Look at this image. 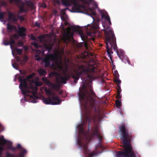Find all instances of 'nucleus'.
<instances>
[{
  "label": "nucleus",
  "instance_id": "obj_1",
  "mask_svg": "<svg viewBox=\"0 0 157 157\" xmlns=\"http://www.w3.org/2000/svg\"><path fill=\"white\" fill-rule=\"evenodd\" d=\"M121 138L123 141L125 148L123 151L116 152L117 157H136V152L133 150L130 142L132 137V133L128 131L124 124L119 126Z\"/></svg>",
  "mask_w": 157,
  "mask_h": 157
},
{
  "label": "nucleus",
  "instance_id": "obj_2",
  "mask_svg": "<svg viewBox=\"0 0 157 157\" xmlns=\"http://www.w3.org/2000/svg\"><path fill=\"white\" fill-rule=\"evenodd\" d=\"M97 67L96 65L89 64L87 66L81 65L78 66L76 69L74 70L71 74L72 78L74 79V82L77 83L80 75H86L87 77L85 78V82H91L94 79V75L96 71L95 70Z\"/></svg>",
  "mask_w": 157,
  "mask_h": 157
},
{
  "label": "nucleus",
  "instance_id": "obj_3",
  "mask_svg": "<svg viewBox=\"0 0 157 157\" xmlns=\"http://www.w3.org/2000/svg\"><path fill=\"white\" fill-rule=\"evenodd\" d=\"M34 74L33 73L29 75L26 77V78H24V76H19L18 80L20 83L19 85V88L21 90L22 94L24 95L29 96V98L31 101L33 103L36 102V99H38V97L36 95L37 94V88L31 86V90L29 89L27 83L26 81H29V79L33 78Z\"/></svg>",
  "mask_w": 157,
  "mask_h": 157
},
{
  "label": "nucleus",
  "instance_id": "obj_4",
  "mask_svg": "<svg viewBox=\"0 0 157 157\" xmlns=\"http://www.w3.org/2000/svg\"><path fill=\"white\" fill-rule=\"evenodd\" d=\"M88 89L89 91L86 89L84 92L81 91L78 93L80 103L84 107L89 105L95 108L96 95L91 86H89Z\"/></svg>",
  "mask_w": 157,
  "mask_h": 157
},
{
  "label": "nucleus",
  "instance_id": "obj_5",
  "mask_svg": "<svg viewBox=\"0 0 157 157\" xmlns=\"http://www.w3.org/2000/svg\"><path fill=\"white\" fill-rule=\"evenodd\" d=\"M105 27L106 28V29L105 30V43L106 42H108V43L109 44L111 47L116 51L118 57L123 62H124V52L122 50L118 49L116 44V38L114 33L107 25L105 26Z\"/></svg>",
  "mask_w": 157,
  "mask_h": 157
},
{
  "label": "nucleus",
  "instance_id": "obj_6",
  "mask_svg": "<svg viewBox=\"0 0 157 157\" xmlns=\"http://www.w3.org/2000/svg\"><path fill=\"white\" fill-rule=\"evenodd\" d=\"M64 53L63 50L61 51H58L57 54L55 53L54 54L50 53L46 55L43 59L44 63V66L45 67H48L50 66L51 61L54 62L56 61L58 59V56H61Z\"/></svg>",
  "mask_w": 157,
  "mask_h": 157
},
{
  "label": "nucleus",
  "instance_id": "obj_7",
  "mask_svg": "<svg viewBox=\"0 0 157 157\" xmlns=\"http://www.w3.org/2000/svg\"><path fill=\"white\" fill-rule=\"evenodd\" d=\"M53 45L50 43L45 44L44 45V47L41 50H38L36 52L35 55V58L37 61L40 60L42 58L40 56H44L45 55L44 52L45 51H48V52L52 49Z\"/></svg>",
  "mask_w": 157,
  "mask_h": 157
},
{
  "label": "nucleus",
  "instance_id": "obj_8",
  "mask_svg": "<svg viewBox=\"0 0 157 157\" xmlns=\"http://www.w3.org/2000/svg\"><path fill=\"white\" fill-rule=\"evenodd\" d=\"M15 148V151L16 149H20V153L17 155H16L14 154H10L7 152L6 154V157H25V155L27 153V150L22 147L20 144H18Z\"/></svg>",
  "mask_w": 157,
  "mask_h": 157
},
{
  "label": "nucleus",
  "instance_id": "obj_9",
  "mask_svg": "<svg viewBox=\"0 0 157 157\" xmlns=\"http://www.w3.org/2000/svg\"><path fill=\"white\" fill-rule=\"evenodd\" d=\"M100 13L101 14V17L102 18H104L105 20L108 21L109 25H108L106 23H104L102 24L104 29L103 30L104 31L105 36V30L106 29V28L105 27V26L107 25V26L109 27V28L112 30V31L113 33V31L112 30V28L109 26V25H111V23L110 21V17L108 15L107 12L105 11L101 10L100 11Z\"/></svg>",
  "mask_w": 157,
  "mask_h": 157
},
{
  "label": "nucleus",
  "instance_id": "obj_10",
  "mask_svg": "<svg viewBox=\"0 0 157 157\" xmlns=\"http://www.w3.org/2000/svg\"><path fill=\"white\" fill-rule=\"evenodd\" d=\"M92 134L93 136H96L100 144L102 143V137L101 134L99 132V129L97 127H94L92 128Z\"/></svg>",
  "mask_w": 157,
  "mask_h": 157
},
{
  "label": "nucleus",
  "instance_id": "obj_11",
  "mask_svg": "<svg viewBox=\"0 0 157 157\" xmlns=\"http://www.w3.org/2000/svg\"><path fill=\"white\" fill-rule=\"evenodd\" d=\"M8 14L9 19L13 21H17L18 19H20L21 21H23L25 20V18L22 16L17 15V16H16L15 15L10 12H8Z\"/></svg>",
  "mask_w": 157,
  "mask_h": 157
},
{
  "label": "nucleus",
  "instance_id": "obj_12",
  "mask_svg": "<svg viewBox=\"0 0 157 157\" xmlns=\"http://www.w3.org/2000/svg\"><path fill=\"white\" fill-rule=\"evenodd\" d=\"M42 80L44 83L47 84L48 86H51L54 89L58 90L60 89V86L59 84H56L52 83L47 78H42Z\"/></svg>",
  "mask_w": 157,
  "mask_h": 157
},
{
  "label": "nucleus",
  "instance_id": "obj_13",
  "mask_svg": "<svg viewBox=\"0 0 157 157\" xmlns=\"http://www.w3.org/2000/svg\"><path fill=\"white\" fill-rule=\"evenodd\" d=\"M86 121H89V123H90L92 121H94L95 119V117L94 114L92 113L90 111L86 113ZM89 129V124L88 126V130Z\"/></svg>",
  "mask_w": 157,
  "mask_h": 157
},
{
  "label": "nucleus",
  "instance_id": "obj_14",
  "mask_svg": "<svg viewBox=\"0 0 157 157\" xmlns=\"http://www.w3.org/2000/svg\"><path fill=\"white\" fill-rule=\"evenodd\" d=\"M63 75L64 76H60L61 82L62 83L65 84L66 81L70 78V76L69 74H67L66 71H63Z\"/></svg>",
  "mask_w": 157,
  "mask_h": 157
},
{
  "label": "nucleus",
  "instance_id": "obj_15",
  "mask_svg": "<svg viewBox=\"0 0 157 157\" xmlns=\"http://www.w3.org/2000/svg\"><path fill=\"white\" fill-rule=\"evenodd\" d=\"M106 47L107 49V54L108 55V56L109 57L112 63V65L113 64V61L112 59V56L111 55V54L113 53V52L112 51L111 49L109 48L108 44V42H106L105 43Z\"/></svg>",
  "mask_w": 157,
  "mask_h": 157
},
{
  "label": "nucleus",
  "instance_id": "obj_16",
  "mask_svg": "<svg viewBox=\"0 0 157 157\" xmlns=\"http://www.w3.org/2000/svg\"><path fill=\"white\" fill-rule=\"evenodd\" d=\"M52 98L53 100L55 101H53L55 102L54 104H52V105H58L61 102V100L57 95H56L55 93H53L52 94Z\"/></svg>",
  "mask_w": 157,
  "mask_h": 157
},
{
  "label": "nucleus",
  "instance_id": "obj_17",
  "mask_svg": "<svg viewBox=\"0 0 157 157\" xmlns=\"http://www.w3.org/2000/svg\"><path fill=\"white\" fill-rule=\"evenodd\" d=\"M18 29V34L19 36L24 37L26 36L25 32L26 31V29L23 27H19Z\"/></svg>",
  "mask_w": 157,
  "mask_h": 157
},
{
  "label": "nucleus",
  "instance_id": "obj_18",
  "mask_svg": "<svg viewBox=\"0 0 157 157\" xmlns=\"http://www.w3.org/2000/svg\"><path fill=\"white\" fill-rule=\"evenodd\" d=\"M70 33V29L68 30L67 33L65 34L63 37L64 41L66 43L68 44L69 42L71 41V38H73L72 37H71L69 34Z\"/></svg>",
  "mask_w": 157,
  "mask_h": 157
},
{
  "label": "nucleus",
  "instance_id": "obj_19",
  "mask_svg": "<svg viewBox=\"0 0 157 157\" xmlns=\"http://www.w3.org/2000/svg\"><path fill=\"white\" fill-rule=\"evenodd\" d=\"M43 102L45 104L47 105H52L54 104L55 102L52 101L50 97H48L47 98L44 97L42 99Z\"/></svg>",
  "mask_w": 157,
  "mask_h": 157
},
{
  "label": "nucleus",
  "instance_id": "obj_20",
  "mask_svg": "<svg viewBox=\"0 0 157 157\" xmlns=\"http://www.w3.org/2000/svg\"><path fill=\"white\" fill-rule=\"evenodd\" d=\"M7 28L8 32L9 33H12L13 29H16V27L8 23L7 24Z\"/></svg>",
  "mask_w": 157,
  "mask_h": 157
},
{
  "label": "nucleus",
  "instance_id": "obj_21",
  "mask_svg": "<svg viewBox=\"0 0 157 157\" xmlns=\"http://www.w3.org/2000/svg\"><path fill=\"white\" fill-rule=\"evenodd\" d=\"M37 72L40 76L45 75L47 73L46 71L42 68H40L38 69Z\"/></svg>",
  "mask_w": 157,
  "mask_h": 157
},
{
  "label": "nucleus",
  "instance_id": "obj_22",
  "mask_svg": "<svg viewBox=\"0 0 157 157\" xmlns=\"http://www.w3.org/2000/svg\"><path fill=\"white\" fill-rule=\"evenodd\" d=\"M7 142V140L4 138L3 136L0 138V144L3 145L5 144Z\"/></svg>",
  "mask_w": 157,
  "mask_h": 157
},
{
  "label": "nucleus",
  "instance_id": "obj_23",
  "mask_svg": "<svg viewBox=\"0 0 157 157\" xmlns=\"http://www.w3.org/2000/svg\"><path fill=\"white\" fill-rule=\"evenodd\" d=\"M45 38V36L44 35H40L38 36L37 38L36 41L40 42V43L43 42V39Z\"/></svg>",
  "mask_w": 157,
  "mask_h": 157
},
{
  "label": "nucleus",
  "instance_id": "obj_24",
  "mask_svg": "<svg viewBox=\"0 0 157 157\" xmlns=\"http://www.w3.org/2000/svg\"><path fill=\"white\" fill-rule=\"evenodd\" d=\"M9 143L8 144V148L10 149L12 151H15V148L12 146V143L10 142H9Z\"/></svg>",
  "mask_w": 157,
  "mask_h": 157
},
{
  "label": "nucleus",
  "instance_id": "obj_25",
  "mask_svg": "<svg viewBox=\"0 0 157 157\" xmlns=\"http://www.w3.org/2000/svg\"><path fill=\"white\" fill-rule=\"evenodd\" d=\"M91 43L89 42H85L84 43V46L86 50L89 49V48L90 46V44Z\"/></svg>",
  "mask_w": 157,
  "mask_h": 157
},
{
  "label": "nucleus",
  "instance_id": "obj_26",
  "mask_svg": "<svg viewBox=\"0 0 157 157\" xmlns=\"http://www.w3.org/2000/svg\"><path fill=\"white\" fill-rule=\"evenodd\" d=\"M15 50L17 52V54L18 55H21L22 53L23 52L22 50L21 49L16 48Z\"/></svg>",
  "mask_w": 157,
  "mask_h": 157
},
{
  "label": "nucleus",
  "instance_id": "obj_27",
  "mask_svg": "<svg viewBox=\"0 0 157 157\" xmlns=\"http://www.w3.org/2000/svg\"><path fill=\"white\" fill-rule=\"evenodd\" d=\"M116 106L117 107H121V100H117L116 101Z\"/></svg>",
  "mask_w": 157,
  "mask_h": 157
},
{
  "label": "nucleus",
  "instance_id": "obj_28",
  "mask_svg": "<svg viewBox=\"0 0 157 157\" xmlns=\"http://www.w3.org/2000/svg\"><path fill=\"white\" fill-rule=\"evenodd\" d=\"M45 91L46 93L49 96H50V95L52 96V92L49 89H45Z\"/></svg>",
  "mask_w": 157,
  "mask_h": 157
},
{
  "label": "nucleus",
  "instance_id": "obj_29",
  "mask_svg": "<svg viewBox=\"0 0 157 157\" xmlns=\"http://www.w3.org/2000/svg\"><path fill=\"white\" fill-rule=\"evenodd\" d=\"M32 45L34 46L36 48H38L39 47H40V45H39L36 42H32Z\"/></svg>",
  "mask_w": 157,
  "mask_h": 157
},
{
  "label": "nucleus",
  "instance_id": "obj_30",
  "mask_svg": "<svg viewBox=\"0 0 157 157\" xmlns=\"http://www.w3.org/2000/svg\"><path fill=\"white\" fill-rule=\"evenodd\" d=\"M0 3L1 6H6L8 5V3L7 2L4 1H0Z\"/></svg>",
  "mask_w": 157,
  "mask_h": 157
},
{
  "label": "nucleus",
  "instance_id": "obj_31",
  "mask_svg": "<svg viewBox=\"0 0 157 157\" xmlns=\"http://www.w3.org/2000/svg\"><path fill=\"white\" fill-rule=\"evenodd\" d=\"M9 44L10 45L11 47L12 46L13 44H14L15 43V41L13 40L12 38H11L10 39V42H9Z\"/></svg>",
  "mask_w": 157,
  "mask_h": 157
},
{
  "label": "nucleus",
  "instance_id": "obj_32",
  "mask_svg": "<svg viewBox=\"0 0 157 157\" xmlns=\"http://www.w3.org/2000/svg\"><path fill=\"white\" fill-rule=\"evenodd\" d=\"M116 89L117 90V92H121V89L120 85H117Z\"/></svg>",
  "mask_w": 157,
  "mask_h": 157
},
{
  "label": "nucleus",
  "instance_id": "obj_33",
  "mask_svg": "<svg viewBox=\"0 0 157 157\" xmlns=\"http://www.w3.org/2000/svg\"><path fill=\"white\" fill-rule=\"evenodd\" d=\"M35 86H41L42 83L39 81H36L35 82Z\"/></svg>",
  "mask_w": 157,
  "mask_h": 157
},
{
  "label": "nucleus",
  "instance_id": "obj_34",
  "mask_svg": "<svg viewBox=\"0 0 157 157\" xmlns=\"http://www.w3.org/2000/svg\"><path fill=\"white\" fill-rule=\"evenodd\" d=\"M116 97L118 100H121V95L120 94V92H117Z\"/></svg>",
  "mask_w": 157,
  "mask_h": 157
},
{
  "label": "nucleus",
  "instance_id": "obj_35",
  "mask_svg": "<svg viewBox=\"0 0 157 157\" xmlns=\"http://www.w3.org/2000/svg\"><path fill=\"white\" fill-rule=\"evenodd\" d=\"M12 66L14 68L17 70L18 69V65L16 63H14L12 64Z\"/></svg>",
  "mask_w": 157,
  "mask_h": 157
},
{
  "label": "nucleus",
  "instance_id": "obj_36",
  "mask_svg": "<svg viewBox=\"0 0 157 157\" xmlns=\"http://www.w3.org/2000/svg\"><path fill=\"white\" fill-rule=\"evenodd\" d=\"M121 81L118 78H116L115 80V82L117 84V85H121Z\"/></svg>",
  "mask_w": 157,
  "mask_h": 157
},
{
  "label": "nucleus",
  "instance_id": "obj_37",
  "mask_svg": "<svg viewBox=\"0 0 157 157\" xmlns=\"http://www.w3.org/2000/svg\"><path fill=\"white\" fill-rule=\"evenodd\" d=\"M30 38L32 40H33L36 41L37 40V38H36L33 34L30 35Z\"/></svg>",
  "mask_w": 157,
  "mask_h": 157
},
{
  "label": "nucleus",
  "instance_id": "obj_38",
  "mask_svg": "<svg viewBox=\"0 0 157 157\" xmlns=\"http://www.w3.org/2000/svg\"><path fill=\"white\" fill-rule=\"evenodd\" d=\"M4 148L2 147H0V157H2V151L4 150Z\"/></svg>",
  "mask_w": 157,
  "mask_h": 157
},
{
  "label": "nucleus",
  "instance_id": "obj_39",
  "mask_svg": "<svg viewBox=\"0 0 157 157\" xmlns=\"http://www.w3.org/2000/svg\"><path fill=\"white\" fill-rule=\"evenodd\" d=\"M114 75L116 78H118L119 77V75L117 70H116L114 71Z\"/></svg>",
  "mask_w": 157,
  "mask_h": 157
},
{
  "label": "nucleus",
  "instance_id": "obj_40",
  "mask_svg": "<svg viewBox=\"0 0 157 157\" xmlns=\"http://www.w3.org/2000/svg\"><path fill=\"white\" fill-rule=\"evenodd\" d=\"M35 26L38 28H40V23L37 21H36L35 23Z\"/></svg>",
  "mask_w": 157,
  "mask_h": 157
},
{
  "label": "nucleus",
  "instance_id": "obj_41",
  "mask_svg": "<svg viewBox=\"0 0 157 157\" xmlns=\"http://www.w3.org/2000/svg\"><path fill=\"white\" fill-rule=\"evenodd\" d=\"M21 1V0H10V2L12 3L14 1L17 3H19Z\"/></svg>",
  "mask_w": 157,
  "mask_h": 157
},
{
  "label": "nucleus",
  "instance_id": "obj_42",
  "mask_svg": "<svg viewBox=\"0 0 157 157\" xmlns=\"http://www.w3.org/2000/svg\"><path fill=\"white\" fill-rule=\"evenodd\" d=\"M23 44V43L22 41H20L17 43V45L19 47L22 46Z\"/></svg>",
  "mask_w": 157,
  "mask_h": 157
},
{
  "label": "nucleus",
  "instance_id": "obj_43",
  "mask_svg": "<svg viewBox=\"0 0 157 157\" xmlns=\"http://www.w3.org/2000/svg\"><path fill=\"white\" fill-rule=\"evenodd\" d=\"M24 60L25 62H27L29 59L28 57L27 56H25L24 58Z\"/></svg>",
  "mask_w": 157,
  "mask_h": 157
},
{
  "label": "nucleus",
  "instance_id": "obj_44",
  "mask_svg": "<svg viewBox=\"0 0 157 157\" xmlns=\"http://www.w3.org/2000/svg\"><path fill=\"white\" fill-rule=\"evenodd\" d=\"M4 18L3 13H0V19H2Z\"/></svg>",
  "mask_w": 157,
  "mask_h": 157
},
{
  "label": "nucleus",
  "instance_id": "obj_45",
  "mask_svg": "<svg viewBox=\"0 0 157 157\" xmlns=\"http://www.w3.org/2000/svg\"><path fill=\"white\" fill-rule=\"evenodd\" d=\"M14 38L16 39H17L19 38V35L14 34L13 35Z\"/></svg>",
  "mask_w": 157,
  "mask_h": 157
},
{
  "label": "nucleus",
  "instance_id": "obj_46",
  "mask_svg": "<svg viewBox=\"0 0 157 157\" xmlns=\"http://www.w3.org/2000/svg\"><path fill=\"white\" fill-rule=\"evenodd\" d=\"M20 73L21 74L23 75H25L26 74V72L25 71L22 72H21V71H20Z\"/></svg>",
  "mask_w": 157,
  "mask_h": 157
},
{
  "label": "nucleus",
  "instance_id": "obj_47",
  "mask_svg": "<svg viewBox=\"0 0 157 157\" xmlns=\"http://www.w3.org/2000/svg\"><path fill=\"white\" fill-rule=\"evenodd\" d=\"M89 10L92 12V13L93 15H95V13L93 12V10L92 8H90Z\"/></svg>",
  "mask_w": 157,
  "mask_h": 157
},
{
  "label": "nucleus",
  "instance_id": "obj_48",
  "mask_svg": "<svg viewBox=\"0 0 157 157\" xmlns=\"http://www.w3.org/2000/svg\"><path fill=\"white\" fill-rule=\"evenodd\" d=\"M54 74L53 73H52L49 74V76L50 77H53L54 76Z\"/></svg>",
  "mask_w": 157,
  "mask_h": 157
},
{
  "label": "nucleus",
  "instance_id": "obj_49",
  "mask_svg": "<svg viewBox=\"0 0 157 157\" xmlns=\"http://www.w3.org/2000/svg\"><path fill=\"white\" fill-rule=\"evenodd\" d=\"M20 11L21 12H23L25 11V9L23 8H22L20 10Z\"/></svg>",
  "mask_w": 157,
  "mask_h": 157
},
{
  "label": "nucleus",
  "instance_id": "obj_50",
  "mask_svg": "<svg viewBox=\"0 0 157 157\" xmlns=\"http://www.w3.org/2000/svg\"><path fill=\"white\" fill-rule=\"evenodd\" d=\"M73 29L75 31H78L76 27H73Z\"/></svg>",
  "mask_w": 157,
  "mask_h": 157
},
{
  "label": "nucleus",
  "instance_id": "obj_51",
  "mask_svg": "<svg viewBox=\"0 0 157 157\" xmlns=\"http://www.w3.org/2000/svg\"><path fill=\"white\" fill-rule=\"evenodd\" d=\"M87 34L89 36H92L91 35V32H87Z\"/></svg>",
  "mask_w": 157,
  "mask_h": 157
},
{
  "label": "nucleus",
  "instance_id": "obj_52",
  "mask_svg": "<svg viewBox=\"0 0 157 157\" xmlns=\"http://www.w3.org/2000/svg\"><path fill=\"white\" fill-rule=\"evenodd\" d=\"M81 1L83 2H85L87 4L88 3V2L86 0H81Z\"/></svg>",
  "mask_w": 157,
  "mask_h": 157
},
{
  "label": "nucleus",
  "instance_id": "obj_53",
  "mask_svg": "<svg viewBox=\"0 0 157 157\" xmlns=\"http://www.w3.org/2000/svg\"><path fill=\"white\" fill-rule=\"evenodd\" d=\"M4 44L6 45H8L9 44V42H4Z\"/></svg>",
  "mask_w": 157,
  "mask_h": 157
},
{
  "label": "nucleus",
  "instance_id": "obj_54",
  "mask_svg": "<svg viewBox=\"0 0 157 157\" xmlns=\"http://www.w3.org/2000/svg\"><path fill=\"white\" fill-rule=\"evenodd\" d=\"M85 84L84 83V85L83 86H82V89H85Z\"/></svg>",
  "mask_w": 157,
  "mask_h": 157
},
{
  "label": "nucleus",
  "instance_id": "obj_55",
  "mask_svg": "<svg viewBox=\"0 0 157 157\" xmlns=\"http://www.w3.org/2000/svg\"><path fill=\"white\" fill-rule=\"evenodd\" d=\"M113 69H115V65H114L113 64Z\"/></svg>",
  "mask_w": 157,
  "mask_h": 157
},
{
  "label": "nucleus",
  "instance_id": "obj_56",
  "mask_svg": "<svg viewBox=\"0 0 157 157\" xmlns=\"http://www.w3.org/2000/svg\"><path fill=\"white\" fill-rule=\"evenodd\" d=\"M25 47H24V48H25V50H26V49H28V48H27V47H26V48H25Z\"/></svg>",
  "mask_w": 157,
  "mask_h": 157
},
{
  "label": "nucleus",
  "instance_id": "obj_57",
  "mask_svg": "<svg viewBox=\"0 0 157 157\" xmlns=\"http://www.w3.org/2000/svg\"><path fill=\"white\" fill-rule=\"evenodd\" d=\"M127 60V62H128V63H129L130 61H128V60H127H127Z\"/></svg>",
  "mask_w": 157,
  "mask_h": 157
},
{
  "label": "nucleus",
  "instance_id": "obj_58",
  "mask_svg": "<svg viewBox=\"0 0 157 157\" xmlns=\"http://www.w3.org/2000/svg\"><path fill=\"white\" fill-rule=\"evenodd\" d=\"M88 1L90 2H91L92 1V0H88Z\"/></svg>",
  "mask_w": 157,
  "mask_h": 157
},
{
  "label": "nucleus",
  "instance_id": "obj_59",
  "mask_svg": "<svg viewBox=\"0 0 157 157\" xmlns=\"http://www.w3.org/2000/svg\"><path fill=\"white\" fill-rule=\"evenodd\" d=\"M86 157H95V156H86Z\"/></svg>",
  "mask_w": 157,
  "mask_h": 157
},
{
  "label": "nucleus",
  "instance_id": "obj_60",
  "mask_svg": "<svg viewBox=\"0 0 157 157\" xmlns=\"http://www.w3.org/2000/svg\"><path fill=\"white\" fill-rule=\"evenodd\" d=\"M62 92H59V94H62Z\"/></svg>",
  "mask_w": 157,
  "mask_h": 157
},
{
  "label": "nucleus",
  "instance_id": "obj_61",
  "mask_svg": "<svg viewBox=\"0 0 157 157\" xmlns=\"http://www.w3.org/2000/svg\"><path fill=\"white\" fill-rule=\"evenodd\" d=\"M64 10V11H65V9L64 10Z\"/></svg>",
  "mask_w": 157,
  "mask_h": 157
},
{
  "label": "nucleus",
  "instance_id": "obj_62",
  "mask_svg": "<svg viewBox=\"0 0 157 157\" xmlns=\"http://www.w3.org/2000/svg\"><path fill=\"white\" fill-rule=\"evenodd\" d=\"M90 48H91V47L90 46H89Z\"/></svg>",
  "mask_w": 157,
  "mask_h": 157
},
{
  "label": "nucleus",
  "instance_id": "obj_63",
  "mask_svg": "<svg viewBox=\"0 0 157 157\" xmlns=\"http://www.w3.org/2000/svg\"><path fill=\"white\" fill-rule=\"evenodd\" d=\"M90 48H91V47L90 46H89Z\"/></svg>",
  "mask_w": 157,
  "mask_h": 157
}]
</instances>
